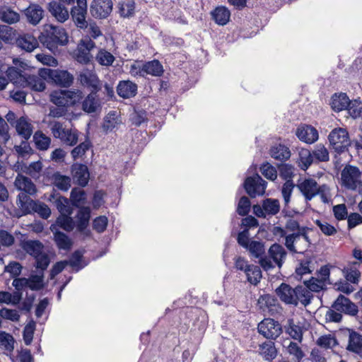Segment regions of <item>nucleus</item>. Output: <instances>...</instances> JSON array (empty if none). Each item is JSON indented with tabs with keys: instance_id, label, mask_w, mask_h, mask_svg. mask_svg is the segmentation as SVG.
I'll use <instances>...</instances> for the list:
<instances>
[{
	"instance_id": "f257e3e1",
	"label": "nucleus",
	"mask_w": 362,
	"mask_h": 362,
	"mask_svg": "<svg viewBox=\"0 0 362 362\" xmlns=\"http://www.w3.org/2000/svg\"><path fill=\"white\" fill-rule=\"evenodd\" d=\"M83 98V93L80 90H54L50 94V100L56 107L50 108L49 115L54 117H60L66 115L67 107L74 106Z\"/></svg>"
},
{
	"instance_id": "f03ea898",
	"label": "nucleus",
	"mask_w": 362,
	"mask_h": 362,
	"mask_svg": "<svg viewBox=\"0 0 362 362\" xmlns=\"http://www.w3.org/2000/svg\"><path fill=\"white\" fill-rule=\"evenodd\" d=\"M68 34L64 28L52 24H46L44 31L38 37L43 46L53 54L58 52L59 46H64L68 43Z\"/></svg>"
},
{
	"instance_id": "7ed1b4c3",
	"label": "nucleus",
	"mask_w": 362,
	"mask_h": 362,
	"mask_svg": "<svg viewBox=\"0 0 362 362\" xmlns=\"http://www.w3.org/2000/svg\"><path fill=\"white\" fill-rule=\"evenodd\" d=\"M309 228L307 226H299L296 233L288 235L286 237L285 246L292 253H303L306 251L310 244V238L308 235Z\"/></svg>"
},
{
	"instance_id": "20e7f679",
	"label": "nucleus",
	"mask_w": 362,
	"mask_h": 362,
	"mask_svg": "<svg viewBox=\"0 0 362 362\" xmlns=\"http://www.w3.org/2000/svg\"><path fill=\"white\" fill-rule=\"evenodd\" d=\"M37 74L46 82L63 88L70 87L74 79V76L66 70L40 68L38 69Z\"/></svg>"
},
{
	"instance_id": "39448f33",
	"label": "nucleus",
	"mask_w": 362,
	"mask_h": 362,
	"mask_svg": "<svg viewBox=\"0 0 362 362\" xmlns=\"http://www.w3.org/2000/svg\"><path fill=\"white\" fill-rule=\"evenodd\" d=\"M258 332L269 341L276 340L283 332L281 325L272 318H264L257 325Z\"/></svg>"
},
{
	"instance_id": "423d86ee",
	"label": "nucleus",
	"mask_w": 362,
	"mask_h": 362,
	"mask_svg": "<svg viewBox=\"0 0 362 362\" xmlns=\"http://www.w3.org/2000/svg\"><path fill=\"white\" fill-rule=\"evenodd\" d=\"M77 81L90 93H98L102 88V82L98 75L93 71L85 69L77 76Z\"/></svg>"
},
{
	"instance_id": "0eeeda50",
	"label": "nucleus",
	"mask_w": 362,
	"mask_h": 362,
	"mask_svg": "<svg viewBox=\"0 0 362 362\" xmlns=\"http://www.w3.org/2000/svg\"><path fill=\"white\" fill-rule=\"evenodd\" d=\"M95 47V43L88 36H84L79 41L74 55L76 60L82 64H88L93 58L90 51Z\"/></svg>"
},
{
	"instance_id": "6e6552de",
	"label": "nucleus",
	"mask_w": 362,
	"mask_h": 362,
	"mask_svg": "<svg viewBox=\"0 0 362 362\" xmlns=\"http://www.w3.org/2000/svg\"><path fill=\"white\" fill-rule=\"evenodd\" d=\"M266 185L267 182L258 174L247 177L244 182V188L251 198L264 194Z\"/></svg>"
},
{
	"instance_id": "1a4fd4ad",
	"label": "nucleus",
	"mask_w": 362,
	"mask_h": 362,
	"mask_svg": "<svg viewBox=\"0 0 362 362\" xmlns=\"http://www.w3.org/2000/svg\"><path fill=\"white\" fill-rule=\"evenodd\" d=\"M112 0H93L90 4V13L95 19H105L112 13Z\"/></svg>"
},
{
	"instance_id": "9d476101",
	"label": "nucleus",
	"mask_w": 362,
	"mask_h": 362,
	"mask_svg": "<svg viewBox=\"0 0 362 362\" xmlns=\"http://www.w3.org/2000/svg\"><path fill=\"white\" fill-rule=\"evenodd\" d=\"M87 14V1L86 0H77V5L74 6L70 11V15L75 25L81 28L84 29L88 27L86 21Z\"/></svg>"
},
{
	"instance_id": "9b49d317",
	"label": "nucleus",
	"mask_w": 362,
	"mask_h": 362,
	"mask_svg": "<svg viewBox=\"0 0 362 362\" xmlns=\"http://www.w3.org/2000/svg\"><path fill=\"white\" fill-rule=\"evenodd\" d=\"M335 310L349 316H356L358 314V306L349 298L340 294L332 305Z\"/></svg>"
},
{
	"instance_id": "f8f14e48",
	"label": "nucleus",
	"mask_w": 362,
	"mask_h": 362,
	"mask_svg": "<svg viewBox=\"0 0 362 362\" xmlns=\"http://www.w3.org/2000/svg\"><path fill=\"white\" fill-rule=\"evenodd\" d=\"M341 176L344 186L350 189H355L361 176V172L358 167L348 165L342 170Z\"/></svg>"
},
{
	"instance_id": "ddd939ff",
	"label": "nucleus",
	"mask_w": 362,
	"mask_h": 362,
	"mask_svg": "<svg viewBox=\"0 0 362 362\" xmlns=\"http://www.w3.org/2000/svg\"><path fill=\"white\" fill-rule=\"evenodd\" d=\"M76 215V221H75L77 230L83 233L86 236L90 235V230L87 229L90 218L91 210L89 206H79Z\"/></svg>"
},
{
	"instance_id": "4468645a",
	"label": "nucleus",
	"mask_w": 362,
	"mask_h": 362,
	"mask_svg": "<svg viewBox=\"0 0 362 362\" xmlns=\"http://www.w3.org/2000/svg\"><path fill=\"white\" fill-rule=\"evenodd\" d=\"M130 71L133 75L143 77L147 75L158 76V59L146 62L141 65H132Z\"/></svg>"
},
{
	"instance_id": "2eb2a0df",
	"label": "nucleus",
	"mask_w": 362,
	"mask_h": 362,
	"mask_svg": "<svg viewBox=\"0 0 362 362\" xmlns=\"http://www.w3.org/2000/svg\"><path fill=\"white\" fill-rule=\"evenodd\" d=\"M303 257L299 259L298 264L296 268L297 276L302 277L305 274H311L315 269L316 257L311 253H302Z\"/></svg>"
},
{
	"instance_id": "dca6fc26",
	"label": "nucleus",
	"mask_w": 362,
	"mask_h": 362,
	"mask_svg": "<svg viewBox=\"0 0 362 362\" xmlns=\"http://www.w3.org/2000/svg\"><path fill=\"white\" fill-rule=\"evenodd\" d=\"M71 174L74 182L81 187H86L89 181L90 174L86 165L74 163L71 165Z\"/></svg>"
},
{
	"instance_id": "f3484780",
	"label": "nucleus",
	"mask_w": 362,
	"mask_h": 362,
	"mask_svg": "<svg viewBox=\"0 0 362 362\" xmlns=\"http://www.w3.org/2000/svg\"><path fill=\"white\" fill-rule=\"evenodd\" d=\"M317 182L313 178H305L298 182L296 187L302 193L305 200L310 201L319 194V189L317 188Z\"/></svg>"
},
{
	"instance_id": "a211bd4d",
	"label": "nucleus",
	"mask_w": 362,
	"mask_h": 362,
	"mask_svg": "<svg viewBox=\"0 0 362 362\" xmlns=\"http://www.w3.org/2000/svg\"><path fill=\"white\" fill-rule=\"evenodd\" d=\"M276 296L279 298L281 302L286 305H292L296 306V301L295 296V288H292L289 284L281 283L276 291Z\"/></svg>"
},
{
	"instance_id": "6ab92c4d",
	"label": "nucleus",
	"mask_w": 362,
	"mask_h": 362,
	"mask_svg": "<svg viewBox=\"0 0 362 362\" xmlns=\"http://www.w3.org/2000/svg\"><path fill=\"white\" fill-rule=\"evenodd\" d=\"M16 46L27 52H33L39 45L38 40L33 35L24 33L16 37Z\"/></svg>"
},
{
	"instance_id": "aec40b11",
	"label": "nucleus",
	"mask_w": 362,
	"mask_h": 362,
	"mask_svg": "<svg viewBox=\"0 0 362 362\" xmlns=\"http://www.w3.org/2000/svg\"><path fill=\"white\" fill-rule=\"evenodd\" d=\"M14 185L17 189L21 191L20 193H25L26 194L34 195L36 192V186L30 178L18 173Z\"/></svg>"
},
{
	"instance_id": "412c9836",
	"label": "nucleus",
	"mask_w": 362,
	"mask_h": 362,
	"mask_svg": "<svg viewBox=\"0 0 362 362\" xmlns=\"http://www.w3.org/2000/svg\"><path fill=\"white\" fill-rule=\"evenodd\" d=\"M48 10L60 23L65 22L69 17L68 9L60 2L52 1L48 4Z\"/></svg>"
},
{
	"instance_id": "4be33fe9",
	"label": "nucleus",
	"mask_w": 362,
	"mask_h": 362,
	"mask_svg": "<svg viewBox=\"0 0 362 362\" xmlns=\"http://www.w3.org/2000/svg\"><path fill=\"white\" fill-rule=\"evenodd\" d=\"M27 21L32 25H36L40 23L44 16L42 8L35 4H31L24 10Z\"/></svg>"
},
{
	"instance_id": "5701e85b",
	"label": "nucleus",
	"mask_w": 362,
	"mask_h": 362,
	"mask_svg": "<svg viewBox=\"0 0 362 362\" xmlns=\"http://www.w3.org/2000/svg\"><path fill=\"white\" fill-rule=\"evenodd\" d=\"M117 92L123 98L134 97L137 93V85L131 81H122L117 86Z\"/></svg>"
},
{
	"instance_id": "b1692460",
	"label": "nucleus",
	"mask_w": 362,
	"mask_h": 362,
	"mask_svg": "<svg viewBox=\"0 0 362 362\" xmlns=\"http://www.w3.org/2000/svg\"><path fill=\"white\" fill-rule=\"evenodd\" d=\"M21 247L27 254L34 258L43 252L44 245L38 240H27L22 241Z\"/></svg>"
},
{
	"instance_id": "393cba45",
	"label": "nucleus",
	"mask_w": 362,
	"mask_h": 362,
	"mask_svg": "<svg viewBox=\"0 0 362 362\" xmlns=\"http://www.w3.org/2000/svg\"><path fill=\"white\" fill-rule=\"evenodd\" d=\"M258 353L265 361H272L278 352L274 342L269 340L259 345Z\"/></svg>"
},
{
	"instance_id": "a878e982",
	"label": "nucleus",
	"mask_w": 362,
	"mask_h": 362,
	"mask_svg": "<svg viewBox=\"0 0 362 362\" xmlns=\"http://www.w3.org/2000/svg\"><path fill=\"white\" fill-rule=\"evenodd\" d=\"M269 154L272 158L280 162H285L290 158L291 151L288 146L279 144L270 148Z\"/></svg>"
},
{
	"instance_id": "bb28decb",
	"label": "nucleus",
	"mask_w": 362,
	"mask_h": 362,
	"mask_svg": "<svg viewBox=\"0 0 362 362\" xmlns=\"http://www.w3.org/2000/svg\"><path fill=\"white\" fill-rule=\"evenodd\" d=\"M360 264L356 262L349 263L347 267L343 269V273L346 280L351 284H358L361 277L359 271Z\"/></svg>"
},
{
	"instance_id": "cd10ccee",
	"label": "nucleus",
	"mask_w": 362,
	"mask_h": 362,
	"mask_svg": "<svg viewBox=\"0 0 362 362\" xmlns=\"http://www.w3.org/2000/svg\"><path fill=\"white\" fill-rule=\"evenodd\" d=\"M45 81H46L40 77L39 74L37 76L27 74V76L23 80V86H28L33 90L41 92L46 88Z\"/></svg>"
},
{
	"instance_id": "c85d7f7f",
	"label": "nucleus",
	"mask_w": 362,
	"mask_h": 362,
	"mask_svg": "<svg viewBox=\"0 0 362 362\" xmlns=\"http://www.w3.org/2000/svg\"><path fill=\"white\" fill-rule=\"evenodd\" d=\"M269 255L274 262L281 267L286 256V252L282 245L274 243L269 249Z\"/></svg>"
},
{
	"instance_id": "c756f323",
	"label": "nucleus",
	"mask_w": 362,
	"mask_h": 362,
	"mask_svg": "<svg viewBox=\"0 0 362 362\" xmlns=\"http://www.w3.org/2000/svg\"><path fill=\"white\" fill-rule=\"evenodd\" d=\"M349 98L346 93H334L330 101V105L333 110L335 112H340L343 110H346L349 105Z\"/></svg>"
},
{
	"instance_id": "7c9ffc66",
	"label": "nucleus",
	"mask_w": 362,
	"mask_h": 362,
	"mask_svg": "<svg viewBox=\"0 0 362 362\" xmlns=\"http://www.w3.org/2000/svg\"><path fill=\"white\" fill-rule=\"evenodd\" d=\"M347 349L356 354L362 353V334L354 330L350 331Z\"/></svg>"
},
{
	"instance_id": "2f4dec72",
	"label": "nucleus",
	"mask_w": 362,
	"mask_h": 362,
	"mask_svg": "<svg viewBox=\"0 0 362 362\" xmlns=\"http://www.w3.org/2000/svg\"><path fill=\"white\" fill-rule=\"evenodd\" d=\"M295 293H296V296H295L296 306L299 302L304 306H307L311 303L313 296L306 286H297L295 288Z\"/></svg>"
},
{
	"instance_id": "473e14b6",
	"label": "nucleus",
	"mask_w": 362,
	"mask_h": 362,
	"mask_svg": "<svg viewBox=\"0 0 362 362\" xmlns=\"http://www.w3.org/2000/svg\"><path fill=\"white\" fill-rule=\"evenodd\" d=\"M214 21L219 25H225L230 20V12L225 6H218L212 12Z\"/></svg>"
},
{
	"instance_id": "72a5a7b5",
	"label": "nucleus",
	"mask_w": 362,
	"mask_h": 362,
	"mask_svg": "<svg viewBox=\"0 0 362 362\" xmlns=\"http://www.w3.org/2000/svg\"><path fill=\"white\" fill-rule=\"evenodd\" d=\"M30 194L19 193L18 195L17 204L25 214H31L34 210V204L36 201L33 200Z\"/></svg>"
},
{
	"instance_id": "f704fd0d",
	"label": "nucleus",
	"mask_w": 362,
	"mask_h": 362,
	"mask_svg": "<svg viewBox=\"0 0 362 362\" xmlns=\"http://www.w3.org/2000/svg\"><path fill=\"white\" fill-rule=\"evenodd\" d=\"M69 199L72 206H83L86 201V193L83 189L74 187L71 191L70 199Z\"/></svg>"
},
{
	"instance_id": "c9c22d12",
	"label": "nucleus",
	"mask_w": 362,
	"mask_h": 362,
	"mask_svg": "<svg viewBox=\"0 0 362 362\" xmlns=\"http://www.w3.org/2000/svg\"><path fill=\"white\" fill-rule=\"evenodd\" d=\"M121 125V121L117 117L115 111L108 113L105 117L103 127L106 134L112 132L118 126Z\"/></svg>"
},
{
	"instance_id": "e433bc0d",
	"label": "nucleus",
	"mask_w": 362,
	"mask_h": 362,
	"mask_svg": "<svg viewBox=\"0 0 362 362\" xmlns=\"http://www.w3.org/2000/svg\"><path fill=\"white\" fill-rule=\"evenodd\" d=\"M97 93H89L82 102V110L87 113H93L100 105L96 100Z\"/></svg>"
},
{
	"instance_id": "4c0bfd02",
	"label": "nucleus",
	"mask_w": 362,
	"mask_h": 362,
	"mask_svg": "<svg viewBox=\"0 0 362 362\" xmlns=\"http://www.w3.org/2000/svg\"><path fill=\"white\" fill-rule=\"evenodd\" d=\"M53 185L58 189L66 192L71 187V178L69 176L63 175L56 172L52 175Z\"/></svg>"
},
{
	"instance_id": "58836bf2",
	"label": "nucleus",
	"mask_w": 362,
	"mask_h": 362,
	"mask_svg": "<svg viewBox=\"0 0 362 362\" xmlns=\"http://www.w3.org/2000/svg\"><path fill=\"white\" fill-rule=\"evenodd\" d=\"M19 136H32L33 126L25 117H21L14 127Z\"/></svg>"
},
{
	"instance_id": "ea45409f",
	"label": "nucleus",
	"mask_w": 362,
	"mask_h": 362,
	"mask_svg": "<svg viewBox=\"0 0 362 362\" xmlns=\"http://www.w3.org/2000/svg\"><path fill=\"white\" fill-rule=\"evenodd\" d=\"M286 333L288 334L292 339L298 340L301 342L303 340V331L301 327L296 325L293 319H288L287 325L285 326Z\"/></svg>"
},
{
	"instance_id": "a19ab883",
	"label": "nucleus",
	"mask_w": 362,
	"mask_h": 362,
	"mask_svg": "<svg viewBox=\"0 0 362 362\" xmlns=\"http://www.w3.org/2000/svg\"><path fill=\"white\" fill-rule=\"evenodd\" d=\"M15 339L12 334L0 330V349L11 353L14 349Z\"/></svg>"
},
{
	"instance_id": "79ce46f5",
	"label": "nucleus",
	"mask_w": 362,
	"mask_h": 362,
	"mask_svg": "<svg viewBox=\"0 0 362 362\" xmlns=\"http://www.w3.org/2000/svg\"><path fill=\"white\" fill-rule=\"evenodd\" d=\"M16 38V30L7 25H0V40L6 44H13Z\"/></svg>"
},
{
	"instance_id": "37998d69",
	"label": "nucleus",
	"mask_w": 362,
	"mask_h": 362,
	"mask_svg": "<svg viewBox=\"0 0 362 362\" xmlns=\"http://www.w3.org/2000/svg\"><path fill=\"white\" fill-rule=\"evenodd\" d=\"M6 73L8 78L13 83L24 86L23 80L27 76V74L23 75L21 69L14 66H10L7 68Z\"/></svg>"
},
{
	"instance_id": "c03bdc74",
	"label": "nucleus",
	"mask_w": 362,
	"mask_h": 362,
	"mask_svg": "<svg viewBox=\"0 0 362 362\" xmlns=\"http://www.w3.org/2000/svg\"><path fill=\"white\" fill-rule=\"evenodd\" d=\"M247 276V280L251 284L255 286L257 285L262 279V271L259 267L254 264H250L245 272Z\"/></svg>"
},
{
	"instance_id": "a18cd8bd",
	"label": "nucleus",
	"mask_w": 362,
	"mask_h": 362,
	"mask_svg": "<svg viewBox=\"0 0 362 362\" xmlns=\"http://www.w3.org/2000/svg\"><path fill=\"white\" fill-rule=\"evenodd\" d=\"M54 241L59 250H69L72 246V241L64 233L57 231L54 233Z\"/></svg>"
},
{
	"instance_id": "49530a36",
	"label": "nucleus",
	"mask_w": 362,
	"mask_h": 362,
	"mask_svg": "<svg viewBox=\"0 0 362 362\" xmlns=\"http://www.w3.org/2000/svg\"><path fill=\"white\" fill-rule=\"evenodd\" d=\"M54 202L56 208L60 213V215L65 214H72L73 208L71 206V204L68 198L63 196H59L56 199Z\"/></svg>"
},
{
	"instance_id": "de8ad7c7",
	"label": "nucleus",
	"mask_w": 362,
	"mask_h": 362,
	"mask_svg": "<svg viewBox=\"0 0 362 362\" xmlns=\"http://www.w3.org/2000/svg\"><path fill=\"white\" fill-rule=\"evenodd\" d=\"M71 215L68 214L60 215L57 219L58 226L67 232L72 231L75 226L76 227V223Z\"/></svg>"
},
{
	"instance_id": "09e8293b",
	"label": "nucleus",
	"mask_w": 362,
	"mask_h": 362,
	"mask_svg": "<svg viewBox=\"0 0 362 362\" xmlns=\"http://www.w3.org/2000/svg\"><path fill=\"white\" fill-rule=\"evenodd\" d=\"M262 205L267 215L274 216L279 212L280 204L278 199L267 198L263 201Z\"/></svg>"
},
{
	"instance_id": "8fccbe9b",
	"label": "nucleus",
	"mask_w": 362,
	"mask_h": 362,
	"mask_svg": "<svg viewBox=\"0 0 362 362\" xmlns=\"http://www.w3.org/2000/svg\"><path fill=\"white\" fill-rule=\"evenodd\" d=\"M43 274L31 275L27 279V288H29L32 291H40L45 286Z\"/></svg>"
},
{
	"instance_id": "3c124183",
	"label": "nucleus",
	"mask_w": 362,
	"mask_h": 362,
	"mask_svg": "<svg viewBox=\"0 0 362 362\" xmlns=\"http://www.w3.org/2000/svg\"><path fill=\"white\" fill-rule=\"evenodd\" d=\"M96 61L102 66H110L114 62L115 57L108 51L100 49L95 57Z\"/></svg>"
},
{
	"instance_id": "603ef678",
	"label": "nucleus",
	"mask_w": 362,
	"mask_h": 362,
	"mask_svg": "<svg viewBox=\"0 0 362 362\" xmlns=\"http://www.w3.org/2000/svg\"><path fill=\"white\" fill-rule=\"evenodd\" d=\"M249 250L252 257L259 258L264 254V245L262 243L257 240H251L249 245L245 248Z\"/></svg>"
},
{
	"instance_id": "864d4df0",
	"label": "nucleus",
	"mask_w": 362,
	"mask_h": 362,
	"mask_svg": "<svg viewBox=\"0 0 362 362\" xmlns=\"http://www.w3.org/2000/svg\"><path fill=\"white\" fill-rule=\"evenodd\" d=\"M313 162V154L309 150L303 149L299 153V166L305 170Z\"/></svg>"
},
{
	"instance_id": "5fc2aeb1",
	"label": "nucleus",
	"mask_w": 362,
	"mask_h": 362,
	"mask_svg": "<svg viewBox=\"0 0 362 362\" xmlns=\"http://www.w3.org/2000/svg\"><path fill=\"white\" fill-rule=\"evenodd\" d=\"M325 281L319 278L311 277L308 281H305V284L308 290L311 292H320L326 287Z\"/></svg>"
},
{
	"instance_id": "6e6d98bb",
	"label": "nucleus",
	"mask_w": 362,
	"mask_h": 362,
	"mask_svg": "<svg viewBox=\"0 0 362 362\" xmlns=\"http://www.w3.org/2000/svg\"><path fill=\"white\" fill-rule=\"evenodd\" d=\"M0 19L5 23L12 24L20 20V16L18 13L7 8L0 11Z\"/></svg>"
},
{
	"instance_id": "4d7b16f0",
	"label": "nucleus",
	"mask_w": 362,
	"mask_h": 362,
	"mask_svg": "<svg viewBox=\"0 0 362 362\" xmlns=\"http://www.w3.org/2000/svg\"><path fill=\"white\" fill-rule=\"evenodd\" d=\"M353 118L359 117L362 112V103L359 100H349L346 109Z\"/></svg>"
},
{
	"instance_id": "13d9d810",
	"label": "nucleus",
	"mask_w": 362,
	"mask_h": 362,
	"mask_svg": "<svg viewBox=\"0 0 362 362\" xmlns=\"http://www.w3.org/2000/svg\"><path fill=\"white\" fill-rule=\"evenodd\" d=\"M287 351L290 355L293 356V359L297 361H301L305 356V354L301 347L294 341H290L287 346Z\"/></svg>"
},
{
	"instance_id": "bf43d9fd",
	"label": "nucleus",
	"mask_w": 362,
	"mask_h": 362,
	"mask_svg": "<svg viewBox=\"0 0 362 362\" xmlns=\"http://www.w3.org/2000/svg\"><path fill=\"white\" fill-rule=\"evenodd\" d=\"M85 138L86 140L83 142L81 143L71 151V156L74 159L84 155L86 151H88L91 146V142L89 140V137Z\"/></svg>"
},
{
	"instance_id": "052dcab7",
	"label": "nucleus",
	"mask_w": 362,
	"mask_h": 362,
	"mask_svg": "<svg viewBox=\"0 0 362 362\" xmlns=\"http://www.w3.org/2000/svg\"><path fill=\"white\" fill-rule=\"evenodd\" d=\"M296 187L292 180H287L283 185L281 194L286 205L290 202L291 197L294 187Z\"/></svg>"
},
{
	"instance_id": "680f3d73",
	"label": "nucleus",
	"mask_w": 362,
	"mask_h": 362,
	"mask_svg": "<svg viewBox=\"0 0 362 362\" xmlns=\"http://www.w3.org/2000/svg\"><path fill=\"white\" fill-rule=\"evenodd\" d=\"M34 204V210L33 213H37L41 218L47 219L50 216L51 210L49 206L41 202L36 201Z\"/></svg>"
},
{
	"instance_id": "e2e57ef3",
	"label": "nucleus",
	"mask_w": 362,
	"mask_h": 362,
	"mask_svg": "<svg viewBox=\"0 0 362 362\" xmlns=\"http://www.w3.org/2000/svg\"><path fill=\"white\" fill-rule=\"evenodd\" d=\"M135 8L134 0L119 3V13L123 17H129L133 15Z\"/></svg>"
},
{
	"instance_id": "0e129e2a",
	"label": "nucleus",
	"mask_w": 362,
	"mask_h": 362,
	"mask_svg": "<svg viewBox=\"0 0 362 362\" xmlns=\"http://www.w3.org/2000/svg\"><path fill=\"white\" fill-rule=\"evenodd\" d=\"M25 141H23L20 145L15 146L14 148L18 154L19 156L22 158H25L29 156L33 153V149L31 148L28 140L30 137H23Z\"/></svg>"
},
{
	"instance_id": "69168bd1",
	"label": "nucleus",
	"mask_w": 362,
	"mask_h": 362,
	"mask_svg": "<svg viewBox=\"0 0 362 362\" xmlns=\"http://www.w3.org/2000/svg\"><path fill=\"white\" fill-rule=\"evenodd\" d=\"M319 136L318 131L313 126L306 124H300L296 132V136Z\"/></svg>"
},
{
	"instance_id": "338daca9",
	"label": "nucleus",
	"mask_w": 362,
	"mask_h": 362,
	"mask_svg": "<svg viewBox=\"0 0 362 362\" xmlns=\"http://www.w3.org/2000/svg\"><path fill=\"white\" fill-rule=\"evenodd\" d=\"M251 207V202L248 197L243 196L242 197L238 204L236 212L242 216H246Z\"/></svg>"
},
{
	"instance_id": "774afa93",
	"label": "nucleus",
	"mask_w": 362,
	"mask_h": 362,
	"mask_svg": "<svg viewBox=\"0 0 362 362\" xmlns=\"http://www.w3.org/2000/svg\"><path fill=\"white\" fill-rule=\"evenodd\" d=\"M108 219L105 216H99L93 221V228L97 233H103L107 226Z\"/></svg>"
}]
</instances>
